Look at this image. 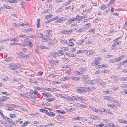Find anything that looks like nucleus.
I'll list each match as a JSON object with an SVG mask.
<instances>
[{"label": "nucleus", "instance_id": "obj_1", "mask_svg": "<svg viewBox=\"0 0 127 127\" xmlns=\"http://www.w3.org/2000/svg\"><path fill=\"white\" fill-rule=\"evenodd\" d=\"M16 54L18 55V57L20 58H23L27 59L29 58L28 55L24 54L22 52L17 53Z\"/></svg>", "mask_w": 127, "mask_h": 127}, {"label": "nucleus", "instance_id": "obj_2", "mask_svg": "<svg viewBox=\"0 0 127 127\" xmlns=\"http://www.w3.org/2000/svg\"><path fill=\"white\" fill-rule=\"evenodd\" d=\"M10 69L12 70H16L19 68L20 67V65L19 64H12L11 65Z\"/></svg>", "mask_w": 127, "mask_h": 127}, {"label": "nucleus", "instance_id": "obj_3", "mask_svg": "<svg viewBox=\"0 0 127 127\" xmlns=\"http://www.w3.org/2000/svg\"><path fill=\"white\" fill-rule=\"evenodd\" d=\"M68 19L66 17H60L59 19V20L57 21V22L59 23H61L63 21H65L67 20Z\"/></svg>", "mask_w": 127, "mask_h": 127}, {"label": "nucleus", "instance_id": "obj_4", "mask_svg": "<svg viewBox=\"0 0 127 127\" xmlns=\"http://www.w3.org/2000/svg\"><path fill=\"white\" fill-rule=\"evenodd\" d=\"M117 76L116 75H112L111 76L110 78L112 80V81L114 82L117 81L119 80V79H117Z\"/></svg>", "mask_w": 127, "mask_h": 127}, {"label": "nucleus", "instance_id": "obj_5", "mask_svg": "<svg viewBox=\"0 0 127 127\" xmlns=\"http://www.w3.org/2000/svg\"><path fill=\"white\" fill-rule=\"evenodd\" d=\"M89 53L88 50H79L77 52V54H79L81 53Z\"/></svg>", "mask_w": 127, "mask_h": 127}, {"label": "nucleus", "instance_id": "obj_6", "mask_svg": "<svg viewBox=\"0 0 127 127\" xmlns=\"http://www.w3.org/2000/svg\"><path fill=\"white\" fill-rule=\"evenodd\" d=\"M72 30H70L68 31L65 30L61 31V32L62 33L64 34H70L72 32Z\"/></svg>", "mask_w": 127, "mask_h": 127}, {"label": "nucleus", "instance_id": "obj_7", "mask_svg": "<svg viewBox=\"0 0 127 127\" xmlns=\"http://www.w3.org/2000/svg\"><path fill=\"white\" fill-rule=\"evenodd\" d=\"M5 106L6 107H8L10 108H16V105L14 104H6L5 105Z\"/></svg>", "mask_w": 127, "mask_h": 127}, {"label": "nucleus", "instance_id": "obj_8", "mask_svg": "<svg viewBox=\"0 0 127 127\" xmlns=\"http://www.w3.org/2000/svg\"><path fill=\"white\" fill-rule=\"evenodd\" d=\"M57 42V41L55 40V38H54L53 40L51 41L48 42V44L50 45H52L56 43Z\"/></svg>", "mask_w": 127, "mask_h": 127}, {"label": "nucleus", "instance_id": "obj_9", "mask_svg": "<svg viewBox=\"0 0 127 127\" xmlns=\"http://www.w3.org/2000/svg\"><path fill=\"white\" fill-rule=\"evenodd\" d=\"M8 98V97L6 96H3L0 98V101L3 102L4 101L7 100V99Z\"/></svg>", "mask_w": 127, "mask_h": 127}, {"label": "nucleus", "instance_id": "obj_10", "mask_svg": "<svg viewBox=\"0 0 127 127\" xmlns=\"http://www.w3.org/2000/svg\"><path fill=\"white\" fill-rule=\"evenodd\" d=\"M44 96L46 97H49L51 96V95L49 94L46 93H42Z\"/></svg>", "mask_w": 127, "mask_h": 127}, {"label": "nucleus", "instance_id": "obj_11", "mask_svg": "<svg viewBox=\"0 0 127 127\" xmlns=\"http://www.w3.org/2000/svg\"><path fill=\"white\" fill-rule=\"evenodd\" d=\"M46 114L49 116L51 117H54L55 115V114L53 112H48V110L47 112L46 113Z\"/></svg>", "mask_w": 127, "mask_h": 127}, {"label": "nucleus", "instance_id": "obj_12", "mask_svg": "<svg viewBox=\"0 0 127 127\" xmlns=\"http://www.w3.org/2000/svg\"><path fill=\"white\" fill-rule=\"evenodd\" d=\"M89 53H86V54L87 56L93 55L94 53V52L92 50H88Z\"/></svg>", "mask_w": 127, "mask_h": 127}, {"label": "nucleus", "instance_id": "obj_13", "mask_svg": "<svg viewBox=\"0 0 127 127\" xmlns=\"http://www.w3.org/2000/svg\"><path fill=\"white\" fill-rule=\"evenodd\" d=\"M50 54L51 56L55 58L56 57L57 55L58 56H59L58 55V54L56 53L55 52H51L50 53Z\"/></svg>", "mask_w": 127, "mask_h": 127}, {"label": "nucleus", "instance_id": "obj_14", "mask_svg": "<svg viewBox=\"0 0 127 127\" xmlns=\"http://www.w3.org/2000/svg\"><path fill=\"white\" fill-rule=\"evenodd\" d=\"M125 57V56L124 55H121L120 57L117 58L118 62L121 60L122 59H123Z\"/></svg>", "mask_w": 127, "mask_h": 127}, {"label": "nucleus", "instance_id": "obj_15", "mask_svg": "<svg viewBox=\"0 0 127 127\" xmlns=\"http://www.w3.org/2000/svg\"><path fill=\"white\" fill-rule=\"evenodd\" d=\"M94 82L92 80H88L85 82V83L87 84H93Z\"/></svg>", "mask_w": 127, "mask_h": 127}, {"label": "nucleus", "instance_id": "obj_16", "mask_svg": "<svg viewBox=\"0 0 127 127\" xmlns=\"http://www.w3.org/2000/svg\"><path fill=\"white\" fill-rule=\"evenodd\" d=\"M104 98L106 100L110 101L112 100V98L111 97L109 96H104Z\"/></svg>", "mask_w": 127, "mask_h": 127}, {"label": "nucleus", "instance_id": "obj_17", "mask_svg": "<svg viewBox=\"0 0 127 127\" xmlns=\"http://www.w3.org/2000/svg\"><path fill=\"white\" fill-rule=\"evenodd\" d=\"M91 25V24L90 23L86 24L84 26L83 28H84V30L85 29H88L90 28Z\"/></svg>", "mask_w": 127, "mask_h": 127}, {"label": "nucleus", "instance_id": "obj_18", "mask_svg": "<svg viewBox=\"0 0 127 127\" xmlns=\"http://www.w3.org/2000/svg\"><path fill=\"white\" fill-rule=\"evenodd\" d=\"M38 92L36 90H34V91H33V90H31L30 91V93L29 94L30 95H32L33 94H37Z\"/></svg>", "mask_w": 127, "mask_h": 127}, {"label": "nucleus", "instance_id": "obj_19", "mask_svg": "<svg viewBox=\"0 0 127 127\" xmlns=\"http://www.w3.org/2000/svg\"><path fill=\"white\" fill-rule=\"evenodd\" d=\"M109 62L111 63H114L118 62L117 59H111L109 61Z\"/></svg>", "mask_w": 127, "mask_h": 127}, {"label": "nucleus", "instance_id": "obj_20", "mask_svg": "<svg viewBox=\"0 0 127 127\" xmlns=\"http://www.w3.org/2000/svg\"><path fill=\"white\" fill-rule=\"evenodd\" d=\"M120 81H127V77H121L120 79Z\"/></svg>", "mask_w": 127, "mask_h": 127}, {"label": "nucleus", "instance_id": "obj_21", "mask_svg": "<svg viewBox=\"0 0 127 127\" xmlns=\"http://www.w3.org/2000/svg\"><path fill=\"white\" fill-rule=\"evenodd\" d=\"M85 31V30H84V28H82L80 29H79L78 30L76 31V32H77L81 33L82 32H84Z\"/></svg>", "mask_w": 127, "mask_h": 127}, {"label": "nucleus", "instance_id": "obj_22", "mask_svg": "<svg viewBox=\"0 0 127 127\" xmlns=\"http://www.w3.org/2000/svg\"><path fill=\"white\" fill-rule=\"evenodd\" d=\"M89 108L91 110H92L93 111H95L96 112H97L98 111V109H95V108L93 107L90 106L89 107Z\"/></svg>", "mask_w": 127, "mask_h": 127}, {"label": "nucleus", "instance_id": "obj_23", "mask_svg": "<svg viewBox=\"0 0 127 127\" xmlns=\"http://www.w3.org/2000/svg\"><path fill=\"white\" fill-rule=\"evenodd\" d=\"M37 35L40 38H43L44 35L43 34L41 33H38Z\"/></svg>", "mask_w": 127, "mask_h": 127}, {"label": "nucleus", "instance_id": "obj_24", "mask_svg": "<svg viewBox=\"0 0 127 127\" xmlns=\"http://www.w3.org/2000/svg\"><path fill=\"white\" fill-rule=\"evenodd\" d=\"M18 36L21 38H26L27 37V36L24 35H23L22 34H21L20 35H19Z\"/></svg>", "mask_w": 127, "mask_h": 127}, {"label": "nucleus", "instance_id": "obj_25", "mask_svg": "<svg viewBox=\"0 0 127 127\" xmlns=\"http://www.w3.org/2000/svg\"><path fill=\"white\" fill-rule=\"evenodd\" d=\"M77 22L80 21V16L79 15H77L75 18Z\"/></svg>", "mask_w": 127, "mask_h": 127}, {"label": "nucleus", "instance_id": "obj_26", "mask_svg": "<svg viewBox=\"0 0 127 127\" xmlns=\"http://www.w3.org/2000/svg\"><path fill=\"white\" fill-rule=\"evenodd\" d=\"M29 123V121H26L24 122L22 125L21 126L24 127L26 126Z\"/></svg>", "mask_w": 127, "mask_h": 127}, {"label": "nucleus", "instance_id": "obj_27", "mask_svg": "<svg viewBox=\"0 0 127 127\" xmlns=\"http://www.w3.org/2000/svg\"><path fill=\"white\" fill-rule=\"evenodd\" d=\"M80 88L82 89L81 88ZM76 92L77 93H82L83 92V90H82V89H78L77 90Z\"/></svg>", "mask_w": 127, "mask_h": 127}, {"label": "nucleus", "instance_id": "obj_28", "mask_svg": "<svg viewBox=\"0 0 127 127\" xmlns=\"http://www.w3.org/2000/svg\"><path fill=\"white\" fill-rule=\"evenodd\" d=\"M116 0H111L109 2L108 4L109 5H112V4L114 3Z\"/></svg>", "mask_w": 127, "mask_h": 127}, {"label": "nucleus", "instance_id": "obj_29", "mask_svg": "<svg viewBox=\"0 0 127 127\" xmlns=\"http://www.w3.org/2000/svg\"><path fill=\"white\" fill-rule=\"evenodd\" d=\"M67 44L68 46H74V44L72 42H69Z\"/></svg>", "mask_w": 127, "mask_h": 127}, {"label": "nucleus", "instance_id": "obj_30", "mask_svg": "<svg viewBox=\"0 0 127 127\" xmlns=\"http://www.w3.org/2000/svg\"><path fill=\"white\" fill-rule=\"evenodd\" d=\"M32 30V29L31 28H29L28 29H27L24 30V31L25 32H31Z\"/></svg>", "mask_w": 127, "mask_h": 127}, {"label": "nucleus", "instance_id": "obj_31", "mask_svg": "<svg viewBox=\"0 0 127 127\" xmlns=\"http://www.w3.org/2000/svg\"><path fill=\"white\" fill-rule=\"evenodd\" d=\"M39 110L41 112L45 113L46 114L47 111V110L42 109H40Z\"/></svg>", "mask_w": 127, "mask_h": 127}, {"label": "nucleus", "instance_id": "obj_32", "mask_svg": "<svg viewBox=\"0 0 127 127\" xmlns=\"http://www.w3.org/2000/svg\"><path fill=\"white\" fill-rule=\"evenodd\" d=\"M80 78L79 77H73L72 78V80H74L75 81H76L77 80H78L80 79Z\"/></svg>", "mask_w": 127, "mask_h": 127}, {"label": "nucleus", "instance_id": "obj_33", "mask_svg": "<svg viewBox=\"0 0 127 127\" xmlns=\"http://www.w3.org/2000/svg\"><path fill=\"white\" fill-rule=\"evenodd\" d=\"M84 39H82L79 40L78 42V43L79 44L81 45L84 42Z\"/></svg>", "mask_w": 127, "mask_h": 127}, {"label": "nucleus", "instance_id": "obj_34", "mask_svg": "<svg viewBox=\"0 0 127 127\" xmlns=\"http://www.w3.org/2000/svg\"><path fill=\"white\" fill-rule=\"evenodd\" d=\"M9 40L11 41L17 42V40L16 38H10Z\"/></svg>", "mask_w": 127, "mask_h": 127}, {"label": "nucleus", "instance_id": "obj_35", "mask_svg": "<svg viewBox=\"0 0 127 127\" xmlns=\"http://www.w3.org/2000/svg\"><path fill=\"white\" fill-rule=\"evenodd\" d=\"M74 96H73L72 97H71L70 96H68V99L69 100H71V101H75V99L74 98Z\"/></svg>", "mask_w": 127, "mask_h": 127}, {"label": "nucleus", "instance_id": "obj_36", "mask_svg": "<svg viewBox=\"0 0 127 127\" xmlns=\"http://www.w3.org/2000/svg\"><path fill=\"white\" fill-rule=\"evenodd\" d=\"M29 25V24L27 23H24L22 24H20V25L23 26H27Z\"/></svg>", "mask_w": 127, "mask_h": 127}, {"label": "nucleus", "instance_id": "obj_37", "mask_svg": "<svg viewBox=\"0 0 127 127\" xmlns=\"http://www.w3.org/2000/svg\"><path fill=\"white\" fill-rule=\"evenodd\" d=\"M107 67V65H105L104 64H102L100 65H98V68H100L102 67Z\"/></svg>", "mask_w": 127, "mask_h": 127}, {"label": "nucleus", "instance_id": "obj_38", "mask_svg": "<svg viewBox=\"0 0 127 127\" xmlns=\"http://www.w3.org/2000/svg\"><path fill=\"white\" fill-rule=\"evenodd\" d=\"M3 7L4 8H6L7 9H11V7L10 6H8V5H6L4 6H3Z\"/></svg>", "mask_w": 127, "mask_h": 127}, {"label": "nucleus", "instance_id": "obj_39", "mask_svg": "<svg viewBox=\"0 0 127 127\" xmlns=\"http://www.w3.org/2000/svg\"><path fill=\"white\" fill-rule=\"evenodd\" d=\"M56 91H57L56 89L54 88H52L50 89V91L52 92H56Z\"/></svg>", "mask_w": 127, "mask_h": 127}, {"label": "nucleus", "instance_id": "obj_40", "mask_svg": "<svg viewBox=\"0 0 127 127\" xmlns=\"http://www.w3.org/2000/svg\"><path fill=\"white\" fill-rule=\"evenodd\" d=\"M54 100V98H48L47 99V101H49V102H51L53 101Z\"/></svg>", "mask_w": 127, "mask_h": 127}, {"label": "nucleus", "instance_id": "obj_41", "mask_svg": "<svg viewBox=\"0 0 127 127\" xmlns=\"http://www.w3.org/2000/svg\"><path fill=\"white\" fill-rule=\"evenodd\" d=\"M57 52L60 54L62 55H63L64 54L62 50H58Z\"/></svg>", "mask_w": 127, "mask_h": 127}, {"label": "nucleus", "instance_id": "obj_42", "mask_svg": "<svg viewBox=\"0 0 127 127\" xmlns=\"http://www.w3.org/2000/svg\"><path fill=\"white\" fill-rule=\"evenodd\" d=\"M19 43H11L10 44V45H19Z\"/></svg>", "mask_w": 127, "mask_h": 127}, {"label": "nucleus", "instance_id": "obj_43", "mask_svg": "<svg viewBox=\"0 0 127 127\" xmlns=\"http://www.w3.org/2000/svg\"><path fill=\"white\" fill-rule=\"evenodd\" d=\"M68 79L69 78L68 77H65L62 78V80L63 81H65V80H68Z\"/></svg>", "mask_w": 127, "mask_h": 127}, {"label": "nucleus", "instance_id": "obj_44", "mask_svg": "<svg viewBox=\"0 0 127 127\" xmlns=\"http://www.w3.org/2000/svg\"><path fill=\"white\" fill-rule=\"evenodd\" d=\"M60 42L61 43L63 44H65L66 43V41L64 40H60Z\"/></svg>", "mask_w": 127, "mask_h": 127}, {"label": "nucleus", "instance_id": "obj_45", "mask_svg": "<svg viewBox=\"0 0 127 127\" xmlns=\"http://www.w3.org/2000/svg\"><path fill=\"white\" fill-rule=\"evenodd\" d=\"M53 15L52 14L48 15L46 16V18L47 19H49L52 17Z\"/></svg>", "mask_w": 127, "mask_h": 127}, {"label": "nucleus", "instance_id": "obj_46", "mask_svg": "<svg viewBox=\"0 0 127 127\" xmlns=\"http://www.w3.org/2000/svg\"><path fill=\"white\" fill-rule=\"evenodd\" d=\"M76 56V55H74L73 54H72L69 53V57H75Z\"/></svg>", "mask_w": 127, "mask_h": 127}, {"label": "nucleus", "instance_id": "obj_47", "mask_svg": "<svg viewBox=\"0 0 127 127\" xmlns=\"http://www.w3.org/2000/svg\"><path fill=\"white\" fill-rule=\"evenodd\" d=\"M63 60L64 62H66L68 60V59L67 58L64 57L63 58Z\"/></svg>", "mask_w": 127, "mask_h": 127}, {"label": "nucleus", "instance_id": "obj_48", "mask_svg": "<svg viewBox=\"0 0 127 127\" xmlns=\"http://www.w3.org/2000/svg\"><path fill=\"white\" fill-rule=\"evenodd\" d=\"M52 21H53L52 19H50L48 21H46L45 22V23L46 24H48V23H50V22H51Z\"/></svg>", "mask_w": 127, "mask_h": 127}, {"label": "nucleus", "instance_id": "obj_49", "mask_svg": "<svg viewBox=\"0 0 127 127\" xmlns=\"http://www.w3.org/2000/svg\"><path fill=\"white\" fill-rule=\"evenodd\" d=\"M72 22V21L70 19L68 20L67 23L69 25Z\"/></svg>", "mask_w": 127, "mask_h": 127}, {"label": "nucleus", "instance_id": "obj_50", "mask_svg": "<svg viewBox=\"0 0 127 127\" xmlns=\"http://www.w3.org/2000/svg\"><path fill=\"white\" fill-rule=\"evenodd\" d=\"M40 47L41 49H47V48L46 47L42 45L40 46Z\"/></svg>", "mask_w": 127, "mask_h": 127}, {"label": "nucleus", "instance_id": "obj_51", "mask_svg": "<svg viewBox=\"0 0 127 127\" xmlns=\"http://www.w3.org/2000/svg\"><path fill=\"white\" fill-rule=\"evenodd\" d=\"M103 92L104 93L106 94H110L111 93V92L110 91H103Z\"/></svg>", "mask_w": 127, "mask_h": 127}, {"label": "nucleus", "instance_id": "obj_52", "mask_svg": "<svg viewBox=\"0 0 127 127\" xmlns=\"http://www.w3.org/2000/svg\"><path fill=\"white\" fill-rule=\"evenodd\" d=\"M74 72L76 74H77V75L79 74H83L82 73H80L79 71H74Z\"/></svg>", "mask_w": 127, "mask_h": 127}, {"label": "nucleus", "instance_id": "obj_53", "mask_svg": "<svg viewBox=\"0 0 127 127\" xmlns=\"http://www.w3.org/2000/svg\"><path fill=\"white\" fill-rule=\"evenodd\" d=\"M80 70L82 72H83L86 70V69L84 68H81L80 69Z\"/></svg>", "mask_w": 127, "mask_h": 127}, {"label": "nucleus", "instance_id": "obj_54", "mask_svg": "<svg viewBox=\"0 0 127 127\" xmlns=\"http://www.w3.org/2000/svg\"><path fill=\"white\" fill-rule=\"evenodd\" d=\"M10 117L12 118H14V117H15L16 116V115L15 114H11L10 115Z\"/></svg>", "mask_w": 127, "mask_h": 127}, {"label": "nucleus", "instance_id": "obj_55", "mask_svg": "<svg viewBox=\"0 0 127 127\" xmlns=\"http://www.w3.org/2000/svg\"><path fill=\"white\" fill-rule=\"evenodd\" d=\"M63 50H67V47H63L61 48Z\"/></svg>", "mask_w": 127, "mask_h": 127}, {"label": "nucleus", "instance_id": "obj_56", "mask_svg": "<svg viewBox=\"0 0 127 127\" xmlns=\"http://www.w3.org/2000/svg\"><path fill=\"white\" fill-rule=\"evenodd\" d=\"M11 58L10 57H8L5 59V61H6L9 62L10 61Z\"/></svg>", "mask_w": 127, "mask_h": 127}, {"label": "nucleus", "instance_id": "obj_57", "mask_svg": "<svg viewBox=\"0 0 127 127\" xmlns=\"http://www.w3.org/2000/svg\"><path fill=\"white\" fill-rule=\"evenodd\" d=\"M57 112H58L60 113L61 114H64V112H61L60 110H57Z\"/></svg>", "mask_w": 127, "mask_h": 127}, {"label": "nucleus", "instance_id": "obj_58", "mask_svg": "<svg viewBox=\"0 0 127 127\" xmlns=\"http://www.w3.org/2000/svg\"><path fill=\"white\" fill-rule=\"evenodd\" d=\"M80 107L83 108H85L86 107V105L81 104Z\"/></svg>", "mask_w": 127, "mask_h": 127}, {"label": "nucleus", "instance_id": "obj_59", "mask_svg": "<svg viewBox=\"0 0 127 127\" xmlns=\"http://www.w3.org/2000/svg\"><path fill=\"white\" fill-rule=\"evenodd\" d=\"M31 97H32V96H31L29 95H28L26 94L25 95V97H26V98H31Z\"/></svg>", "mask_w": 127, "mask_h": 127}, {"label": "nucleus", "instance_id": "obj_60", "mask_svg": "<svg viewBox=\"0 0 127 127\" xmlns=\"http://www.w3.org/2000/svg\"><path fill=\"white\" fill-rule=\"evenodd\" d=\"M62 10V8H60L59 9L56 10V11L57 12L59 13Z\"/></svg>", "mask_w": 127, "mask_h": 127}, {"label": "nucleus", "instance_id": "obj_61", "mask_svg": "<svg viewBox=\"0 0 127 127\" xmlns=\"http://www.w3.org/2000/svg\"><path fill=\"white\" fill-rule=\"evenodd\" d=\"M101 58L100 57H97L95 58V60H101Z\"/></svg>", "mask_w": 127, "mask_h": 127}, {"label": "nucleus", "instance_id": "obj_62", "mask_svg": "<svg viewBox=\"0 0 127 127\" xmlns=\"http://www.w3.org/2000/svg\"><path fill=\"white\" fill-rule=\"evenodd\" d=\"M106 83L105 82H103L101 83H100V85L102 86L105 85Z\"/></svg>", "mask_w": 127, "mask_h": 127}, {"label": "nucleus", "instance_id": "obj_63", "mask_svg": "<svg viewBox=\"0 0 127 127\" xmlns=\"http://www.w3.org/2000/svg\"><path fill=\"white\" fill-rule=\"evenodd\" d=\"M99 20V19L98 18H96L93 21V22H96L98 21Z\"/></svg>", "mask_w": 127, "mask_h": 127}, {"label": "nucleus", "instance_id": "obj_64", "mask_svg": "<svg viewBox=\"0 0 127 127\" xmlns=\"http://www.w3.org/2000/svg\"><path fill=\"white\" fill-rule=\"evenodd\" d=\"M106 8V7L105 5H102L101 7V9H105Z\"/></svg>", "mask_w": 127, "mask_h": 127}]
</instances>
